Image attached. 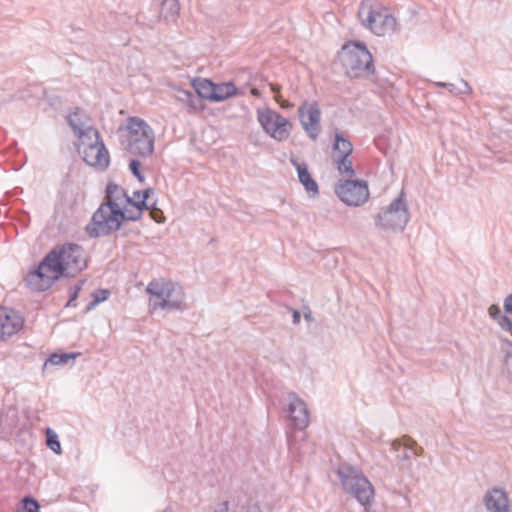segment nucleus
<instances>
[{"instance_id":"nucleus-1","label":"nucleus","mask_w":512,"mask_h":512,"mask_svg":"<svg viewBox=\"0 0 512 512\" xmlns=\"http://www.w3.org/2000/svg\"><path fill=\"white\" fill-rule=\"evenodd\" d=\"M88 267L84 248L75 242L54 246L24 278L28 288L35 292L49 290L61 278L75 277Z\"/></svg>"},{"instance_id":"nucleus-2","label":"nucleus","mask_w":512,"mask_h":512,"mask_svg":"<svg viewBox=\"0 0 512 512\" xmlns=\"http://www.w3.org/2000/svg\"><path fill=\"white\" fill-rule=\"evenodd\" d=\"M341 61L350 78L365 77L374 81L379 88L375 93L381 96H395L401 93L395 81L380 78L375 74L373 58L365 44L357 42L344 46Z\"/></svg>"},{"instance_id":"nucleus-3","label":"nucleus","mask_w":512,"mask_h":512,"mask_svg":"<svg viewBox=\"0 0 512 512\" xmlns=\"http://www.w3.org/2000/svg\"><path fill=\"white\" fill-rule=\"evenodd\" d=\"M126 206H122L115 199H108L100 204L93 213L91 222L85 228L90 238H99L110 236L115 232H120L121 237H127L128 231L125 229Z\"/></svg>"},{"instance_id":"nucleus-4","label":"nucleus","mask_w":512,"mask_h":512,"mask_svg":"<svg viewBox=\"0 0 512 512\" xmlns=\"http://www.w3.org/2000/svg\"><path fill=\"white\" fill-rule=\"evenodd\" d=\"M126 130L128 132L127 150L139 157H149L154 152L155 135L153 129L145 120L139 117L127 119Z\"/></svg>"},{"instance_id":"nucleus-5","label":"nucleus","mask_w":512,"mask_h":512,"mask_svg":"<svg viewBox=\"0 0 512 512\" xmlns=\"http://www.w3.org/2000/svg\"><path fill=\"white\" fill-rule=\"evenodd\" d=\"M409 221V212L405 193L402 190L399 195L383 211L375 217V226L383 230L401 232Z\"/></svg>"},{"instance_id":"nucleus-6","label":"nucleus","mask_w":512,"mask_h":512,"mask_svg":"<svg viewBox=\"0 0 512 512\" xmlns=\"http://www.w3.org/2000/svg\"><path fill=\"white\" fill-rule=\"evenodd\" d=\"M358 17L362 25L369 28L376 35H385L396 31V19L386 11H377L366 2H362L358 9Z\"/></svg>"},{"instance_id":"nucleus-7","label":"nucleus","mask_w":512,"mask_h":512,"mask_svg":"<svg viewBox=\"0 0 512 512\" xmlns=\"http://www.w3.org/2000/svg\"><path fill=\"white\" fill-rule=\"evenodd\" d=\"M334 192L348 206H361L369 199L368 182L363 179H339Z\"/></svg>"},{"instance_id":"nucleus-8","label":"nucleus","mask_w":512,"mask_h":512,"mask_svg":"<svg viewBox=\"0 0 512 512\" xmlns=\"http://www.w3.org/2000/svg\"><path fill=\"white\" fill-rule=\"evenodd\" d=\"M246 89H249L252 96H261L262 94L274 93L280 96V86L267 81H260V84L249 83L247 86L237 87L234 82L215 83V92L213 96H237L245 95Z\"/></svg>"},{"instance_id":"nucleus-9","label":"nucleus","mask_w":512,"mask_h":512,"mask_svg":"<svg viewBox=\"0 0 512 512\" xmlns=\"http://www.w3.org/2000/svg\"><path fill=\"white\" fill-rule=\"evenodd\" d=\"M258 120L263 130L278 141L286 140L290 135L292 123L274 110H258Z\"/></svg>"},{"instance_id":"nucleus-10","label":"nucleus","mask_w":512,"mask_h":512,"mask_svg":"<svg viewBox=\"0 0 512 512\" xmlns=\"http://www.w3.org/2000/svg\"><path fill=\"white\" fill-rule=\"evenodd\" d=\"M93 135L95 136V142H90L86 146L83 144V148L79 146L78 152L87 165L104 171L110 164L109 152L100 138L99 132L94 130Z\"/></svg>"},{"instance_id":"nucleus-11","label":"nucleus","mask_w":512,"mask_h":512,"mask_svg":"<svg viewBox=\"0 0 512 512\" xmlns=\"http://www.w3.org/2000/svg\"><path fill=\"white\" fill-rule=\"evenodd\" d=\"M300 123L310 139L316 140L320 132L321 111L316 103L308 106L304 101L298 108Z\"/></svg>"},{"instance_id":"nucleus-12","label":"nucleus","mask_w":512,"mask_h":512,"mask_svg":"<svg viewBox=\"0 0 512 512\" xmlns=\"http://www.w3.org/2000/svg\"><path fill=\"white\" fill-rule=\"evenodd\" d=\"M288 399L287 412L291 424L297 430H304L309 424V411L306 403L295 392H289Z\"/></svg>"},{"instance_id":"nucleus-13","label":"nucleus","mask_w":512,"mask_h":512,"mask_svg":"<svg viewBox=\"0 0 512 512\" xmlns=\"http://www.w3.org/2000/svg\"><path fill=\"white\" fill-rule=\"evenodd\" d=\"M23 325L24 318L18 311L0 306V340L18 333Z\"/></svg>"},{"instance_id":"nucleus-14","label":"nucleus","mask_w":512,"mask_h":512,"mask_svg":"<svg viewBox=\"0 0 512 512\" xmlns=\"http://www.w3.org/2000/svg\"><path fill=\"white\" fill-rule=\"evenodd\" d=\"M152 310L161 308L167 311H184L187 309L185 302V293L181 285L175 282L169 284V293L166 294L165 301L153 302L151 304Z\"/></svg>"},{"instance_id":"nucleus-15","label":"nucleus","mask_w":512,"mask_h":512,"mask_svg":"<svg viewBox=\"0 0 512 512\" xmlns=\"http://www.w3.org/2000/svg\"><path fill=\"white\" fill-rule=\"evenodd\" d=\"M483 503L490 512H509L510 503L507 492L500 487H493L488 490L484 497Z\"/></svg>"},{"instance_id":"nucleus-16","label":"nucleus","mask_w":512,"mask_h":512,"mask_svg":"<svg viewBox=\"0 0 512 512\" xmlns=\"http://www.w3.org/2000/svg\"><path fill=\"white\" fill-rule=\"evenodd\" d=\"M290 162L292 166L296 169L298 180L303 185L305 191L311 197L319 195L318 183L309 172L307 163L304 161H300L298 158L295 157H291Z\"/></svg>"},{"instance_id":"nucleus-17","label":"nucleus","mask_w":512,"mask_h":512,"mask_svg":"<svg viewBox=\"0 0 512 512\" xmlns=\"http://www.w3.org/2000/svg\"><path fill=\"white\" fill-rule=\"evenodd\" d=\"M347 493L356 498L366 508L373 502L375 490L368 478L363 476L354 482L353 487Z\"/></svg>"},{"instance_id":"nucleus-18","label":"nucleus","mask_w":512,"mask_h":512,"mask_svg":"<svg viewBox=\"0 0 512 512\" xmlns=\"http://www.w3.org/2000/svg\"><path fill=\"white\" fill-rule=\"evenodd\" d=\"M79 356L80 352H65L61 349L51 353L45 360L42 371L43 373L48 372L49 366H65L69 361H75Z\"/></svg>"},{"instance_id":"nucleus-19","label":"nucleus","mask_w":512,"mask_h":512,"mask_svg":"<svg viewBox=\"0 0 512 512\" xmlns=\"http://www.w3.org/2000/svg\"><path fill=\"white\" fill-rule=\"evenodd\" d=\"M337 475L345 492H348L353 487L354 482L365 476L360 470L349 464L341 465L337 469Z\"/></svg>"},{"instance_id":"nucleus-20","label":"nucleus","mask_w":512,"mask_h":512,"mask_svg":"<svg viewBox=\"0 0 512 512\" xmlns=\"http://www.w3.org/2000/svg\"><path fill=\"white\" fill-rule=\"evenodd\" d=\"M171 282V280L161 278L158 280L154 279L148 284L146 292L150 295V305L153 302L165 301L166 294L169 293V284H171Z\"/></svg>"},{"instance_id":"nucleus-21","label":"nucleus","mask_w":512,"mask_h":512,"mask_svg":"<svg viewBox=\"0 0 512 512\" xmlns=\"http://www.w3.org/2000/svg\"><path fill=\"white\" fill-rule=\"evenodd\" d=\"M353 152V144L344 136L338 129L334 131V138L332 142L333 159L335 157L350 156Z\"/></svg>"},{"instance_id":"nucleus-22","label":"nucleus","mask_w":512,"mask_h":512,"mask_svg":"<svg viewBox=\"0 0 512 512\" xmlns=\"http://www.w3.org/2000/svg\"><path fill=\"white\" fill-rule=\"evenodd\" d=\"M182 101L184 107L187 109V111L191 114H200L204 113L206 110L210 114V110L208 109L207 105L205 104V101L209 102H222L226 100L227 98H178Z\"/></svg>"},{"instance_id":"nucleus-23","label":"nucleus","mask_w":512,"mask_h":512,"mask_svg":"<svg viewBox=\"0 0 512 512\" xmlns=\"http://www.w3.org/2000/svg\"><path fill=\"white\" fill-rule=\"evenodd\" d=\"M190 86L194 89L196 96H213L215 92V83L202 77H196L189 80Z\"/></svg>"},{"instance_id":"nucleus-24","label":"nucleus","mask_w":512,"mask_h":512,"mask_svg":"<svg viewBox=\"0 0 512 512\" xmlns=\"http://www.w3.org/2000/svg\"><path fill=\"white\" fill-rule=\"evenodd\" d=\"M180 11L178 0H163L161 3L160 17L166 22H174Z\"/></svg>"},{"instance_id":"nucleus-25","label":"nucleus","mask_w":512,"mask_h":512,"mask_svg":"<svg viewBox=\"0 0 512 512\" xmlns=\"http://www.w3.org/2000/svg\"><path fill=\"white\" fill-rule=\"evenodd\" d=\"M68 124L74 132L75 136H77L79 139L83 140L84 138H88V140H91V134H93L94 130L92 128L84 130L82 128L83 123L79 117H76L75 115H69Z\"/></svg>"},{"instance_id":"nucleus-26","label":"nucleus","mask_w":512,"mask_h":512,"mask_svg":"<svg viewBox=\"0 0 512 512\" xmlns=\"http://www.w3.org/2000/svg\"><path fill=\"white\" fill-rule=\"evenodd\" d=\"M436 85L446 87L453 96L465 95L472 93L471 86L464 80H459L457 83H437Z\"/></svg>"},{"instance_id":"nucleus-27","label":"nucleus","mask_w":512,"mask_h":512,"mask_svg":"<svg viewBox=\"0 0 512 512\" xmlns=\"http://www.w3.org/2000/svg\"><path fill=\"white\" fill-rule=\"evenodd\" d=\"M349 157L350 156L335 157L333 160L340 174H345L352 178L356 175V172Z\"/></svg>"},{"instance_id":"nucleus-28","label":"nucleus","mask_w":512,"mask_h":512,"mask_svg":"<svg viewBox=\"0 0 512 512\" xmlns=\"http://www.w3.org/2000/svg\"><path fill=\"white\" fill-rule=\"evenodd\" d=\"M104 193L106 197L115 199L116 202H120L123 196H126V190L112 181L107 183Z\"/></svg>"},{"instance_id":"nucleus-29","label":"nucleus","mask_w":512,"mask_h":512,"mask_svg":"<svg viewBox=\"0 0 512 512\" xmlns=\"http://www.w3.org/2000/svg\"><path fill=\"white\" fill-rule=\"evenodd\" d=\"M407 102L417 107L419 112L427 118L433 117V111L430 107V103L427 101L428 98H404Z\"/></svg>"},{"instance_id":"nucleus-30","label":"nucleus","mask_w":512,"mask_h":512,"mask_svg":"<svg viewBox=\"0 0 512 512\" xmlns=\"http://www.w3.org/2000/svg\"><path fill=\"white\" fill-rule=\"evenodd\" d=\"M18 512H40V504L33 496H24L18 507Z\"/></svg>"},{"instance_id":"nucleus-31","label":"nucleus","mask_w":512,"mask_h":512,"mask_svg":"<svg viewBox=\"0 0 512 512\" xmlns=\"http://www.w3.org/2000/svg\"><path fill=\"white\" fill-rule=\"evenodd\" d=\"M46 445L54 453H56V454L62 453L61 444L58 439V435L51 428H47V431H46Z\"/></svg>"},{"instance_id":"nucleus-32","label":"nucleus","mask_w":512,"mask_h":512,"mask_svg":"<svg viewBox=\"0 0 512 512\" xmlns=\"http://www.w3.org/2000/svg\"><path fill=\"white\" fill-rule=\"evenodd\" d=\"M142 163L137 158H131L129 160V170L132 173V175L140 182H145V176L143 175L142 171Z\"/></svg>"},{"instance_id":"nucleus-33","label":"nucleus","mask_w":512,"mask_h":512,"mask_svg":"<svg viewBox=\"0 0 512 512\" xmlns=\"http://www.w3.org/2000/svg\"><path fill=\"white\" fill-rule=\"evenodd\" d=\"M110 295H111V291L106 288H99V289L94 290L91 293L92 299H94L98 304L108 300Z\"/></svg>"},{"instance_id":"nucleus-34","label":"nucleus","mask_w":512,"mask_h":512,"mask_svg":"<svg viewBox=\"0 0 512 512\" xmlns=\"http://www.w3.org/2000/svg\"><path fill=\"white\" fill-rule=\"evenodd\" d=\"M503 343L510 348L505 352V362L509 371L510 380L512 381V341L505 338L503 339Z\"/></svg>"},{"instance_id":"nucleus-35","label":"nucleus","mask_w":512,"mask_h":512,"mask_svg":"<svg viewBox=\"0 0 512 512\" xmlns=\"http://www.w3.org/2000/svg\"><path fill=\"white\" fill-rule=\"evenodd\" d=\"M85 282V279H81L72 287H70L69 298H72V300H77Z\"/></svg>"},{"instance_id":"nucleus-36","label":"nucleus","mask_w":512,"mask_h":512,"mask_svg":"<svg viewBox=\"0 0 512 512\" xmlns=\"http://www.w3.org/2000/svg\"><path fill=\"white\" fill-rule=\"evenodd\" d=\"M16 220L23 226L28 227L30 224V214L27 211L19 210L16 212Z\"/></svg>"},{"instance_id":"nucleus-37","label":"nucleus","mask_w":512,"mask_h":512,"mask_svg":"<svg viewBox=\"0 0 512 512\" xmlns=\"http://www.w3.org/2000/svg\"><path fill=\"white\" fill-rule=\"evenodd\" d=\"M135 211L142 218V215L145 211L150 210V204L148 203V199H139L136 202Z\"/></svg>"},{"instance_id":"nucleus-38","label":"nucleus","mask_w":512,"mask_h":512,"mask_svg":"<svg viewBox=\"0 0 512 512\" xmlns=\"http://www.w3.org/2000/svg\"><path fill=\"white\" fill-rule=\"evenodd\" d=\"M401 446H404L406 449H409L411 451L414 450V445L412 443H410L409 441H405L404 440V436L399 438V439H395L392 442V449L393 450H398Z\"/></svg>"},{"instance_id":"nucleus-39","label":"nucleus","mask_w":512,"mask_h":512,"mask_svg":"<svg viewBox=\"0 0 512 512\" xmlns=\"http://www.w3.org/2000/svg\"><path fill=\"white\" fill-rule=\"evenodd\" d=\"M497 323L503 330L510 332L512 336V319L510 317L504 314Z\"/></svg>"},{"instance_id":"nucleus-40","label":"nucleus","mask_w":512,"mask_h":512,"mask_svg":"<svg viewBox=\"0 0 512 512\" xmlns=\"http://www.w3.org/2000/svg\"><path fill=\"white\" fill-rule=\"evenodd\" d=\"M154 189L152 187H147L143 190H136L133 192L134 197L139 199H149L150 196L153 194Z\"/></svg>"},{"instance_id":"nucleus-41","label":"nucleus","mask_w":512,"mask_h":512,"mask_svg":"<svg viewBox=\"0 0 512 512\" xmlns=\"http://www.w3.org/2000/svg\"><path fill=\"white\" fill-rule=\"evenodd\" d=\"M488 313H489V316L496 321H498L500 319V317H502L504 315L498 304H492L488 308Z\"/></svg>"},{"instance_id":"nucleus-42","label":"nucleus","mask_w":512,"mask_h":512,"mask_svg":"<svg viewBox=\"0 0 512 512\" xmlns=\"http://www.w3.org/2000/svg\"><path fill=\"white\" fill-rule=\"evenodd\" d=\"M404 440L409 441L414 445V450L412 451L416 456H421L424 453V449L417 444V442L408 435H404Z\"/></svg>"},{"instance_id":"nucleus-43","label":"nucleus","mask_w":512,"mask_h":512,"mask_svg":"<svg viewBox=\"0 0 512 512\" xmlns=\"http://www.w3.org/2000/svg\"><path fill=\"white\" fill-rule=\"evenodd\" d=\"M151 217L153 218V220H155L157 223H163L164 220H165V216H164V213L161 209L159 208H155L154 210H152L151 212Z\"/></svg>"},{"instance_id":"nucleus-44","label":"nucleus","mask_w":512,"mask_h":512,"mask_svg":"<svg viewBox=\"0 0 512 512\" xmlns=\"http://www.w3.org/2000/svg\"><path fill=\"white\" fill-rule=\"evenodd\" d=\"M286 309H287L289 312H291V313H292V323H293L294 325L299 324V323H300V321H301V313H300V311H299V310H297V309H294V308H292V307H290V306H286Z\"/></svg>"},{"instance_id":"nucleus-45","label":"nucleus","mask_w":512,"mask_h":512,"mask_svg":"<svg viewBox=\"0 0 512 512\" xmlns=\"http://www.w3.org/2000/svg\"><path fill=\"white\" fill-rule=\"evenodd\" d=\"M126 221H139L141 218L139 217V215L137 214L136 211L132 210V209H129L126 207Z\"/></svg>"},{"instance_id":"nucleus-46","label":"nucleus","mask_w":512,"mask_h":512,"mask_svg":"<svg viewBox=\"0 0 512 512\" xmlns=\"http://www.w3.org/2000/svg\"><path fill=\"white\" fill-rule=\"evenodd\" d=\"M504 311L507 314H512V293L504 299Z\"/></svg>"},{"instance_id":"nucleus-47","label":"nucleus","mask_w":512,"mask_h":512,"mask_svg":"<svg viewBox=\"0 0 512 512\" xmlns=\"http://www.w3.org/2000/svg\"><path fill=\"white\" fill-rule=\"evenodd\" d=\"M123 199H125V204H126L125 206H126V207H127V206H132V207H134V208H135V206H136V202H137V198H136V197H134V196H133V197H130V196L128 195V193L126 192V196H123Z\"/></svg>"},{"instance_id":"nucleus-48","label":"nucleus","mask_w":512,"mask_h":512,"mask_svg":"<svg viewBox=\"0 0 512 512\" xmlns=\"http://www.w3.org/2000/svg\"><path fill=\"white\" fill-rule=\"evenodd\" d=\"M214 512H229V501H222Z\"/></svg>"},{"instance_id":"nucleus-49","label":"nucleus","mask_w":512,"mask_h":512,"mask_svg":"<svg viewBox=\"0 0 512 512\" xmlns=\"http://www.w3.org/2000/svg\"><path fill=\"white\" fill-rule=\"evenodd\" d=\"M303 317H304V319H305L307 322H314V321H315V319H314V317H313V315H312V312H311V310H310V308H309V307H306V308H305V310H304V312H303Z\"/></svg>"},{"instance_id":"nucleus-50","label":"nucleus","mask_w":512,"mask_h":512,"mask_svg":"<svg viewBox=\"0 0 512 512\" xmlns=\"http://www.w3.org/2000/svg\"><path fill=\"white\" fill-rule=\"evenodd\" d=\"M98 305L99 304L94 299H92V301L89 302L88 305L86 306L85 313L90 312L91 310H93Z\"/></svg>"},{"instance_id":"nucleus-51","label":"nucleus","mask_w":512,"mask_h":512,"mask_svg":"<svg viewBox=\"0 0 512 512\" xmlns=\"http://www.w3.org/2000/svg\"><path fill=\"white\" fill-rule=\"evenodd\" d=\"M282 107H286V105H290L287 98L281 97V98H275Z\"/></svg>"},{"instance_id":"nucleus-52","label":"nucleus","mask_w":512,"mask_h":512,"mask_svg":"<svg viewBox=\"0 0 512 512\" xmlns=\"http://www.w3.org/2000/svg\"><path fill=\"white\" fill-rule=\"evenodd\" d=\"M65 307H76V300H72V298H69Z\"/></svg>"},{"instance_id":"nucleus-53","label":"nucleus","mask_w":512,"mask_h":512,"mask_svg":"<svg viewBox=\"0 0 512 512\" xmlns=\"http://www.w3.org/2000/svg\"><path fill=\"white\" fill-rule=\"evenodd\" d=\"M401 460H408L410 459V455L405 451L402 456H400Z\"/></svg>"},{"instance_id":"nucleus-54","label":"nucleus","mask_w":512,"mask_h":512,"mask_svg":"<svg viewBox=\"0 0 512 512\" xmlns=\"http://www.w3.org/2000/svg\"><path fill=\"white\" fill-rule=\"evenodd\" d=\"M82 110L79 108V107H76L75 108V111L71 114V115H75L76 117H78L79 113L81 112Z\"/></svg>"},{"instance_id":"nucleus-55","label":"nucleus","mask_w":512,"mask_h":512,"mask_svg":"<svg viewBox=\"0 0 512 512\" xmlns=\"http://www.w3.org/2000/svg\"><path fill=\"white\" fill-rule=\"evenodd\" d=\"M179 92H183L185 94V96H188V97L193 96V94L190 91H187V90H179Z\"/></svg>"},{"instance_id":"nucleus-56","label":"nucleus","mask_w":512,"mask_h":512,"mask_svg":"<svg viewBox=\"0 0 512 512\" xmlns=\"http://www.w3.org/2000/svg\"><path fill=\"white\" fill-rule=\"evenodd\" d=\"M155 208H157L156 206V202H153L152 204H150V210H154Z\"/></svg>"},{"instance_id":"nucleus-57","label":"nucleus","mask_w":512,"mask_h":512,"mask_svg":"<svg viewBox=\"0 0 512 512\" xmlns=\"http://www.w3.org/2000/svg\"><path fill=\"white\" fill-rule=\"evenodd\" d=\"M42 93H43V94H44V96H45L47 92H46V90H45V89H43V90H42Z\"/></svg>"},{"instance_id":"nucleus-58","label":"nucleus","mask_w":512,"mask_h":512,"mask_svg":"<svg viewBox=\"0 0 512 512\" xmlns=\"http://www.w3.org/2000/svg\"><path fill=\"white\" fill-rule=\"evenodd\" d=\"M163 512H171L169 509H165Z\"/></svg>"}]
</instances>
